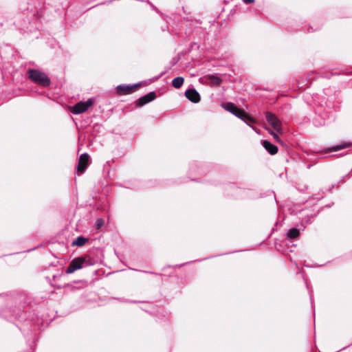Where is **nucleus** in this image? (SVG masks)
<instances>
[{"label": "nucleus", "mask_w": 352, "mask_h": 352, "mask_svg": "<svg viewBox=\"0 0 352 352\" xmlns=\"http://www.w3.org/2000/svg\"><path fill=\"white\" fill-rule=\"evenodd\" d=\"M89 162V155L86 153H84L80 155L78 164V171L83 172L87 168V164Z\"/></svg>", "instance_id": "5"}, {"label": "nucleus", "mask_w": 352, "mask_h": 352, "mask_svg": "<svg viewBox=\"0 0 352 352\" xmlns=\"http://www.w3.org/2000/svg\"><path fill=\"white\" fill-rule=\"evenodd\" d=\"M185 95L186 98L192 102H198L200 100V96L199 93L195 89H188L186 91Z\"/></svg>", "instance_id": "6"}, {"label": "nucleus", "mask_w": 352, "mask_h": 352, "mask_svg": "<svg viewBox=\"0 0 352 352\" xmlns=\"http://www.w3.org/2000/svg\"><path fill=\"white\" fill-rule=\"evenodd\" d=\"M92 104V99H89L87 101L85 102H80L72 107V111L75 114L82 113L85 112Z\"/></svg>", "instance_id": "3"}, {"label": "nucleus", "mask_w": 352, "mask_h": 352, "mask_svg": "<svg viewBox=\"0 0 352 352\" xmlns=\"http://www.w3.org/2000/svg\"><path fill=\"white\" fill-rule=\"evenodd\" d=\"M133 88L132 87H124V86H118V90L119 91H124V93H130L131 91H132Z\"/></svg>", "instance_id": "18"}, {"label": "nucleus", "mask_w": 352, "mask_h": 352, "mask_svg": "<svg viewBox=\"0 0 352 352\" xmlns=\"http://www.w3.org/2000/svg\"><path fill=\"white\" fill-rule=\"evenodd\" d=\"M222 107L228 111L233 113L234 111L236 108V106L232 102H227L222 104Z\"/></svg>", "instance_id": "10"}, {"label": "nucleus", "mask_w": 352, "mask_h": 352, "mask_svg": "<svg viewBox=\"0 0 352 352\" xmlns=\"http://www.w3.org/2000/svg\"><path fill=\"white\" fill-rule=\"evenodd\" d=\"M232 114L241 118V120H244V116H246V113L243 110L238 108L237 107Z\"/></svg>", "instance_id": "12"}, {"label": "nucleus", "mask_w": 352, "mask_h": 352, "mask_svg": "<svg viewBox=\"0 0 352 352\" xmlns=\"http://www.w3.org/2000/svg\"><path fill=\"white\" fill-rule=\"evenodd\" d=\"M155 98V94L154 92H151L148 94L144 96V97L141 98L138 100V105L142 106L152 100H153Z\"/></svg>", "instance_id": "7"}, {"label": "nucleus", "mask_w": 352, "mask_h": 352, "mask_svg": "<svg viewBox=\"0 0 352 352\" xmlns=\"http://www.w3.org/2000/svg\"><path fill=\"white\" fill-rule=\"evenodd\" d=\"M208 78L210 80V83L214 85H219L221 81V79L216 76H210Z\"/></svg>", "instance_id": "15"}, {"label": "nucleus", "mask_w": 352, "mask_h": 352, "mask_svg": "<svg viewBox=\"0 0 352 352\" xmlns=\"http://www.w3.org/2000/svg\"><path fill=\"white\" fill-rule=\"evenodd\" d=\"M264 148L272 155H274L278 152V148L275 145L271 144L268 141L263 142Z\"/></svg>", "instance_id": "8"}, {"label": "nucleus", "mask_w": 352, "mask_h": 352, "mask_svg": "<svg viewBox=\"0 0 352 352\" xmlns=\"http://www.w3.org/2000/svg\"><path fill=\"white\" fill-rule=\"evenodd\" d=\"M86 242V239L83 237H78L76 241L72 243L73 245L81 246Z\"/></svg>", "instance_id": "16"}, {"label": "nucleus", "mask_w": 352, "mask_h": 352, "mask_svg": "<svg viewBox=\"0 0 352 352\" xmlns=\"http://www.w3.org/2000/svg\"><path fill=\"white\" fill-rule=\"evenodd\" d=\"M298 235L299 231L295 228L291 229L287 233V236L290 239H294L297 237Z\"/></svg>", "instance_id": "14"}, {"label": "nucleus", "mask_w": 352, "mask_h": 352, "mask_svg": "<svg viewBox=\"0 0 352 352\" xmlns=\"http://www.w3.org/2000/svg\"><path fill=\"white\" fill-rule=\"evenodd\" d=\"M254 0H243V1L245 3H253Z\"/></svg>", "instance_id": "21"}, {"label": "nucleus", "mask_w": 352, "mask_h": 352, "mask_svg": "<svg viewBox=\"0 0 352 352\" xmlns=\"http://www.w3.org/2000/svg\"><path fill=\"white\" fill-rule=\"evenodd\" d=\"M29 78L34 82L43 86H47L50 85V79L44 73L39 71L30 70L29 72Z\"/></svg>", "instance_id": "1"}, {"label": "nucleus", "mask_w": 352, "mask_h": 352, "mask_svg": "<svg viewBox=\"0 0 352 352\" xmlns=\"http://www.w3.org/2000/svg\"><path fill=\"white\" fill-rule=\"evenodd\" d=\"M222 107L228 111L233 113L234 111L236 108V106L232 102H227L222 104Z\"/></svg>", "instance_id": "11"}, {"label": "nucleus", "mask_w": 352, "mask_h": 352, "mask_svg": "<svg viewBox=\"0 0 352 352\" xmlns=\"http://www.w3.org/2000/svg\"><path fill=\"white\" fill-rule=\"evenodd\" d=\"M343 147H344V146H337V147H336V148H335V149H334V150H335V151H337V150H339V149L342 148Z\"/></svg>", "instance_id": "22"}, {"label": "nucleus", "mask_w": 352, "mask_h": 352, "mask_svg": "<svg viewBox=\"0 0 352 352\" xmlns=\"http://www.w3.org/2000/svg\"><path fill=\"white\" fill-rule=\"evenodd\" d=\"M265 115L267 122L273 127L275 131H277V133L282 134L283 131L281 127V122L278 118L274 114L270 112H267Z\"/></svg>", "instance_id": "2"}, {"label": "nucleus", "mask_w": 352, "mask_h": 352, "mask_svg": "<svg viewBox=\"0 0 352 352\" xmlns=\"http://www.w3.org/2000/svg\"><path fill=\"white\" fill-rule=\"evenodd\" d=\"M266 129L269 131L270 134L274 138V140L279 144H282L283 142L282 140H280V138H279V136L278 135V134L271 130H270L269 129L266 128Z\"/></svg>", "instance_id": "17"}, {"label": "nucleus", "mask_w": 352, "mask_h": 352, "mask_svg": "<svg viewBox=\"0 0 352 352\" xmlns=\"http://www.w3.org/2000/svg\"><path fill=\"white\" fill-rule=\"evenodd\" d=\"M103 224H104V221L102 219H100L97 221L96 226L98 228H100L101 226H102Z\"/></svg>", "instance_id": "20"}, {"label": "nucleus", "mask_w": 352, "mask_h": 352, "mask_svg": "<svg viewBox=\"0 0 352 352\" xmlns=\"http://www.w3.org/2000/svg\"><path fill=\"white\" fill-rule=\"evenodd\" d=\"M184 78L182 77H177L173 79L172 84L173 86L175 88H179L184 83Z\"/></svg>", "instance_id": "9"}, {"label": "nucleus", "mask_w": 352, "mask_h": 352, "mask_svg": "<svg viewBox=\"0 0 352 352\" xmlns=\"http://www.w3.org/2000/svg\"><path fill=\"white\" fill-rule=\"evenodd\" d=\"M232 114L241 118V120H244V116H246V113L243 110L238 108L237 107Z\"/></svg>", "instance_id": "13"}, {"label": "nucleus", "mask_w": 352, "mask_h": 352, "mask_svg": "<svg viewBox=\"0 0 352 352\" xmlns=\"http://www.w3.org/2000/svg\"><path fill=\"white\" fill-rule=\"evenodd\" d=\"M85 262V258H76L74 259L69 267H67L66 272L67 274H72L77 270L81 269L82 267V264Z\"/></svg>", "instance_id": "4"}, {"label": "nucleus", "mask_w": 352, "mask_h": 352, "mask_svg": "<svg viewBox=\"0 0 352 352\" xmlns=\"http://www.w3.org/2000/svg\"><path fill=\"white\" fill-rule=\"evenodd\" d=\"M243 120L244 121L248 120V121H250L251 122H253V123L256 122V120L254 118L250 117L247 113H246V116H244V120Z\"/></svg>", "instance_id": "19"}]
</instances>
